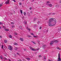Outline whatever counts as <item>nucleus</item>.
<instances>
[{"label":"nucleus","mask_w":61,"mask_h":61,"mask_svg":"<svg viewBox=\"0 0 61 61\" xmlns=\"http://www.w3.org/2000/svg\"><path fill=\"white\" fill-rule=\"evenodd\" d=\"M10 14H11V15H13V13H10Z\"/></svg>","instance_id":"8fccbe9b"},{"label":"nucleus","mask_w":61,"mask_h":61,"mask_svg":"<svg viewBox=\"0 0 61 61\" xmlns=\"http://www.w3.org/2000/svg\"><path fill=\"white\" fill-rule=\"evenodd\" d=\"M2 49H3V45L2 46Z\"/></svg>","instance_id":"37998d69"},{"label":"nucleus","mask_w":61,"mask_h":61,"mask_svg":"<svg viewBox=\"0 0 61 61\" xmlns=\"http://www.w3.org/2000/svg\"><path fill=\"white\" fill-rule=\"evenodd\" d=\"M58 30V31H61V29H60V28H59Z\"/></svg>","instance_id":"393cba45"},{"label":"nucleus","mask_w":61,"mask_h":61,"mask_svg":"<svg viewBox=\"0 0 61 61\" xmlns=\"http://www.w3.org/2000/svg\"><path fill=\"white\" fill-rule=\"evenodd\" d=\"M4 59L5 60H7V58H4Z\"/></svg>","instance_id":"c756f323"},{"label":"nucleus","mask_w":61,"mask_h":61,"mask_svg":"<svg viewBox=\"0 0 61 61\" xmlns=\"http://www.w3.org/2000/svg\"><path fill=\"white\" fill-rule=\"evenodd\" d=\"M46 32H48V30H47L46 31Z\"/></svg>","instance_id":"c03bdc74"},{"label":"nucleus","mask_w":61,"mask_h":61,"mask_svg":"<svg viewBox=\"0 0 61 61\" xmlns=\"http://www.w3.org/2000/svg\"><path fill=\"white\" fill-rule=\"evenodd\" d=\"M5 3L6 4H9V0H7L6 1Z\"/></svg>","instance_id":"423d86ee"},{"label":"nucleus","mask_w":61,"mask_h":61,"mask_svg":"<svg viewBox=\"0 0 61 61\" xmlns=\"http://www.w3.org/2000/svg\"><path fill=\"white\" fill-rule=\"evenodd\" d=\"M38 23H40V21H38Z\"/></svg>","instance_id":"bf43d9fd"},{"label":"nucleus","mask_w":61,"mask_h":61,"mask_svg":"<svg viewBox=\"0 0 61 61\" xmlns=\"http://www.w3.org/2000/svg\"><path fill=\"white\" fill-rule=\"evenodd\" d=\"M24 24H25V25H26V21H24Z\"/></svg>","instance_id":"7c9ffc66"},{"label":"nucleus","mask_w":61,"mask_h":61,"mask_svg":"<svg viewBox=\"0 0 61 61\" xmlns=\"http://www.w3.org/2000/svg\"><path fill=\"white\" fill-rule=\"evenodd\" d=\"M36 18H35L34 19L33 21H35V20H36Z\"/></svg>","instance_id":"72a5a7b5"},{"label":"nucleus","mask_w":61,"mask_h":61,"mask_svg":"<svg viewBox=\"0 0 61 61\" xmlns=\"http://www.w3.org/2000/svg\"><path fill=\"white\" fill-rule=\"evenodd\" d=\"M9 37L10 38H12V36L10 35L9 36Z\"/></svg>","instance_id":"a878e982"},{"label":"nucleus","mask_w":61,"mask_h":61,"mask_svg":"<svg viewBox=\"0 0 61 61\" xmlns=\"http://www.w3.org/2000/svg\"><path fill=\"white\" fill-rule=\"evenodd\" d=\"M27 36H28V37H31V36H28V35Z\"/></svg>","instance_id":"5701e85b"},{"label":"nucleus","mask_w":61,"mask_h":61,"mask_svg":"<svg viewBox=\"0 0 61 61\" xmlns=\"http://www.w3.org/2000/svg\"><path fill=\"white\" fill-rule=\"evenodd\" d=\"M3 27H4V26H3Z\"/></svg>","instance_id":"774afa93"},{"label":"nucleus","mask_w":61,"mask_h":61,"mask_svg":"<svg viewBox=\"0 0 61 61\" xmlns=\"http://www.w3.org/2000/svg\"><path fill=\"white\" fill-rule=\"evenodd\" d=\"M20 11L21 13V14H23V11L22 10H20Z\"/></svg>","instance_id":"f8f14e48"},{"label":"nucleus","mask_w":61,"mask_h":61,"mask_svg":"<svg viewBox=\"0 0 61 61\" xmlns=\"http://www.w3.org/2000/svg\"><path fill=\"white\" fill-rule=\"evenodd\" d=\"M8 60H9V61H11V60H10V59H8Z\"/></svg>","instance_id":"4c0bfd02"},{"label":"nucleus","mask_w":61,"mask_h":61,"mask_svg":"<svg viewBox=\"0 0 61 61\" xmlns=\"http://www.w3.org/2000/svg\"><path fill=\"white\" fill-rule=\"evenodd\" d=\"M57 49H58V50H61V49L58 47H57Z\"/></svg>","instance_id":"f3484780"},{"label":"nucleus","mask_w":61,"mask_h":61,"mask_svg":"<svg viewBox=\"0 0 61 61\" xmlns=\"http://www.w3.org/2000/svg\"><path fill=\"white\" fill-rule=\"evenodd\" d=\"M31 35H32L33 36H34V34L33 33H31Z\"/></svg>","instance_id":"c9c22d12"},{"label":"nucleus","mask_w":61,"mask_h":61,"mask_svg":"<svg viewBox=\"0 0 61 61\" xmlns=\"http://www.w3.org/2000/svg\"><path fill=\"white\" fill-rule=\"evenodd\" d=\"M59 6V5L57 4L56 5L55 7H58Z\"/></svg>","instance_id":"9d476101"},{"label":"nucleus","mask_w":61,"mask_h":61,"mask_svg":"<svg viewBox=\"0 0 61 61\" xmlns=\"http://www.w3.org/2000/svg\"><path fill=\"white\" fill-rule=\"evenodd\" d=\"M5 56H6V55H5Z\"/></svg>","instance_id":"e2e57ef3"},{"label":"nucleus","mask_w":61,"mask_h":61,"mask_svg":"<svg viewBox=\"0 0 61 61\" xmlns=\"http://www.w3.org/2000/svg\"><path fill=\"white\" fill-rule=\"evenodd\" d=\"M26 29H27V30H29V31H30L31 30L30 29L28 28H26Z\"/></svg>","instance_id":"4468645a"},{"label":"nucleus","mask_w":61,"mask_h":61,"mask_svg":"<svg viewBox=\"0 0 61 61\" xmlns=\"http://www.w3.org/2000/svg\"><path fill=\"white\" fill-rule=\"evenodd\" d=\"M50 3V2L49 1H47L46 2V5L48 6H49L50 7H52V5L51 4H49Z\"/></svg>","instance_id":"f03ea898"},{"label":"nucleus","mask_w":61,"mask_h":61,"mask_svg":"<svg viewBox=\"0 0 61 61\" xmlns=\"http://www.w3.org/2000/svg\"><path fill=\"white\" fill-rule=\"evenodd\" d=\"M0 38H2V36H0Z\"/></svg>","instance_id":"de8ad7c7"},{"label":"nucleus","mask_w":61,"mask_h":61,"mask_svg":"<svg viewBox=\"0 0 61 61\" xmlns=\"http://www.w3.org/2000/svg\"><path fill=\"white\" fill-rule=\"evenodd\" d=\"M49 25L50 26H53L56 24V20L55 19H50L48 22Z\"/></svg>","instance_id":"f257e3e1"},{"label":"nucleus","mask_w":61,"mask_h":61,"mask_svg":"<svg viewBox=\"0 0 61 61\" xmlns=\"http://www.w3.org/2000/svg\"><path fill=\"white\" fill-rule=\"evenodd\" d=\"M30 50H32V51H37V50H39V49H35L34 48H32V47H30Z\"/></svg>","instance_id":"7ed1b4c3"},{"label":"nucleus","mask_w":61,"mask_h":61,"mask_svg":"<svg viewBox=\"0 0 61 61\" xmlns=\"http://www.w3.org/2000/svg\"><path fill=\"white\" fill-rule=\"evenodd\" d=\"M48 61H52L50 60H48Z\"/></svg>","instance_id":"13d9d810"},{"label":"nucleus","mask_w":61,"mask_h":61,"mask_svg":"<svg viewBox=\"0 0 61 61\" xmlns=\"http://www.w3.org/2000/svg\"><path fill=\"white\" fill-rule=\"evenodd\" d=\"M24 17H22V18H23V19H24Z\"/></svg>","instance_id":"603ef678"},{"label":"nucleus","mask_w":61,"mask_h":61,"mask_svg":"<svg viewBox=\"0 0 61 61\" xmlns=\"http://www.w3.org/2000/svg\"><path fill=\"white\" fill-rule=\"evenodd\" d=\"M54 40L51 41L50 43V45H53V44H54Z\"/></svg>","instance_id":"0eeeda50"},{"label":"nucleus","mask_w":61,"mask_h":61,"mask_svg":"<svg viewBox=\"0 0 61 61\" xmlns=\"http://www.w3.org/2000/svg\"><path fill=\"white\" fill-rule=\"evenodd\" d=\"M44 59H46V57H44Z\"/></svg>","instance_id":"4d7b16f0"},{"label":"nucleus","mask_w":61,"mask_h":61,"mask_svg":"<svg viewBox=\"0 0 61 61\" xmlns=\"http://www.w3.org/2000/svg\"><path fill=\"white\" fill-rule=\"evenodd\" d=\"M14 23L13 22H12L11 23V24L12 25H14Z\"/></svg>","instance_id":"bb28decb"},{"label":"nucleus","mask_w":61,"mask_h":61,"mask_svg":"<svg viewBox=\"0 0 61 61\" xmlns=\"http://www.w3.org/2000/svg\"><path fill=\"white\" fill-rule=\"evenodd\" d=\"M31 42L32 43H33L34 44H35V45H36V43H35V42L34 41H31Z\"/></svg>","instance_id":"aec40b11"},{"label":"nucleus","mask_w":61,"mask_h":61,"mask_svg":"<svg viewBox=\"0 0 61 61\" xmlns=\"http://www.w3.org/2000/svg\"><path fill=\"white\" fill-rule=\"evenodd\" d=\"M17 47H16L15 48V50H17Z\"/></svg>","instance_id":"4be33fe9"},{"label":"nucleus","mask_w":61,"mask_h":61,"mask_svg":"<svg viewBox=\"0 0 61 61\" xmlns=\"http://www.w3.org/2000/svg\"><path fill=\"white\" fill-rule=\"evenodd\" d=\"M4 42L5 43H6L7 42V40H5L4 41Z\"/></svg>","instance_id":"6ab92c4d"},{"label":"nucleus","mask_w":61,"mask_h":61,"mask_svg":"<svg viewBox=\"0 0 61 61\" xmlns=\"http://www.w3.org/2000/svg\"><path fill=\"white\" fill-rule=\"evenodd\" d=\"M57 61H61V59L60 56V54L59 53L58 58Z\"/></svg>","instance_id":"20e7f679"},{"label":"nucleus","mask_w":61,"mask_h":61,"mask_svg":"<svg viewBox=\"0 0 61 61\" xmlns=\"http://www.w3.org/2000/svg\"><path fill=\"white\" fill-rule=\"evenodd\" d=\"M32 2H34V0H32Z\"/></svg>","instance_id":"3c124183"},{"label":"nucleus","mask_w":61,"mask_h":61,"mask_svg":"<svg viewBox=\"0 0 61 61\" xmlns=\"http://www.w3.org/2000/svg\"><path fill=\"white\" fill-rule=\"evenodd\" d=\"M14 34H15V35H17V33H16V32H15L14 33Z\"/></svg>","instance_id":"c85d7f7f"},{"label":"nucleus","mask_w":61,"mask_h":61,"mask_svg":"<svg viewBox=\"0 0 61 61\" xmlns=\"http://www.w3.org/2000/svg\"><path fill=\"white\" fill-rule=\"evenodd\" d=\"M53 41L54 42H55V43H58L59 42L57 40H54Z\"/></svg>","instance_id":"1a4fd4ad"},{"label":"nucleus","mask_w":61,"mask_h":61,"mask_svg":"<svg viewBox=\"0 0 61 61\" xmlns=\"http://www.w3.org/2000/svg\"><path fill=\"white\" fill-rule=\"evenodd\" d=\"M33 37H36V36H33Z\"/></svg>","instance_id":"49530a36"},{"label":"nucleus","mask_w":61,"mask_h":61,"mask_svg":"<svg viewBox=\"0 0 61 61\" xmlns=\"http://www.w3.org/2000/svg\"><path fill=\"white\" fill-rule=\"evenodd\" d=\"M2 5H3V4H0V7H1L2 6Z\"/></svg>","instance_id":"b1692460"},{"label":"nucleus","mask_w":61,"mask_h":61,"mask_svg":"<svg viewBox=\"0 0 61 61\" xmlns=\"http://www.w3.org/2000/svg\"><path fill=\"white\" fill-rule=\"evenodd\" d=\"M24 0H22V1H24Z\"/></svg>","instance_id":"338daca9"},{"label":"nucleus","mask_w":61,"mask_h":61,"mask_svg":"<svg viewBox=\"0 0 61 61\" xmlns=\"http://www.w3.org/2000/svg\"><path fill=\"white\" fill-rule=\"evenodd\" d=\"M0 44H1V43H0Z\"/></svg>","instance_id":"69168bd1"},{"label":"nucleus","mask_w":61,"mask_h":61,"mask_svg":"<svg viewBox=\"0 0 61 61\" xmlns=\"http://www.w3.org/2000/svg\"><path fill=\"white\" fill-rule=\"evenodd\" d=\"M17 55H19V53H17Z\"/></svg>","instance_id":"09e8293b"},{"label":"nucleus","mask_w":61,"mask_h":61,"mask_svg":"<svg viewBox=\"0 0 61 61\" xmlns=\"http://www.w3.org/2000/svg\"><path fill=\"white\" fill-rule=\"evenodd\" d=\"M0 25H1L2 24V23L0 22Z\"/></svg>","instance_id":"6e6d98bb"},{"label":"nucleus","mask_w":61,"mask_h":61,"mask_svg":"<svg viewBox=\"0 0 61 61\" xmlns=\"http://www.w3.org/2000/svg\"><path fill=\"white\" fill-rule=\"evenodd\" d=\"M20 29H21V30H22V26H20L19 27Z\"/></svg>","instance_id":"ddd939ff"},{"label":"nucleus","mask_w":61,"mask_h":61,"mask_svg":"<svg viewBox=\"0 0 61 61\" xmlns=\"http://www.w3.org/2000/svg\"><path fill=\"white\" fill-rule=\"evenodd\" d=\"M42 47L43 48H46V46L45 45H44Z\"/></svg>","instance_id":"2eb2a0df"},{"label":"nucleus","mask_w":61,"mask_h":61,"mask_svg":"<svg viewBox=\"0 0 61 61\" xmlns=\"http://www.w3.org/2000/svg\"><path fill=\"white\" fill-rule=\"evenodd\" d=\"M30 10H32V8L30 7Z\"/></svg>","instance_id":"a19ab883"},{"label":"nucleus","mask_w":61,"mask_h":61,"mask_svg":"<svg viewBox=\"0 0 61 61\" xmlns=\"http://www.w3.org/2000/svg\"><path fill=\"white\" fill-rule=\"evenodd\" d=\"M42 28V27H40L39 28L40 29H41V28Z\"/></svg>","instance_id":"ea45409f"},{"label":"nucleus","mask_w":61,"mask_h":61,"mask_svg":"<svg viewBox=\"0 0 61 61\" xmlns=\"http://www.w3.org/2000/svg\"><path fill=\"white\" fill-rule=\"evenodd\" d=\"M39 57H42V56L41 55H39Z\"/></svg>","instance_id":"cd10ccee"},{"label":"nucleus","mask_w":61,"mask_h":61,"mask_svg":"<svg viewBox=\"0 0 61 61\" xmlns=\"http://www.w3.org/2000/svg\"><path fill=\"white\" fill-rule=\"evenodd\" d=\"M0 58L1 59H3V58L2 57V56H0Z\"/></svg>","instance_id":"f704fd0d"},{"label":"nucleus","mask_w":61,"mask_h":61,"mask_svg":"<svg viewBox=\"0 0 61 61\" xmlns=\"http://www.w3.org/2000/svg\"><path fill=\"white\" fill-rule=\"evenodd\" d=\"M19 4L20 5H22V3H20Z\"/></svg>","instance_id":"58836bf2"},{"label":"nucleus","mask_w":61,"mask_h":61,"mask_svg":"<svg viewBox=\"0 0 61 61\" xmlns=\"http://www.w3.org/2000/svg\"><path fill=\"white\" fill-rule=\"evenodd\" d=\"M14 45H17L18 44L16 43H14Z\"/></svg>","instance_id":"a211bd4d"},{"label":"nucleus","mask_w":61,"mask_h":61,"mask_svg":"<svg viewBox=\"0 0 61 61\" xmlns=\"http://www.w3.org/2000/svg\"><path fill=\"white\" fill-rule=\"evenodd\" d=\"M47 19H48V18H47V19H46V20H47Z\"/></svg>","instance_id":"052dcab7"},{"label":"nucleus","mask_w":61,"mask_h":61,"mask_svg":"<svg viewBox=\"0 0 61 61\" xmlns=\"http://www.w3.org/2000/svg\"><path fill=\"white\" fill-rule=\"evenodd\" d=\"M52 15H55V13H52Z\"/></svg>","instance_id":"a18cd8bd"},{"label":"nucleus","mask_w":61,"mask_h":61,"mask_svg":"<svg viewBox=\"0 0 61 61\" xmlns=\"http://www.w3.org/2000/svg\"><path fill=\"white\" fill-rule=\"evenodd\" d=\"M4 30L5 31H9V29H6V28H4Z\"/></svg>","instance_id":"6e6552de"},{"label":"nucleus","mask_w":61,"mask_h":61,"mask_svg":"<svg viewBox=\"0 0 61 61\" xmlns=\"http://www.w3.org/2000/svg\"><path fill=\"white\" fill-rule=\"evenodd\" d=\"M24 51H26V49H24Z\"/></svg>","instance_id":"e433bc0d"},{"label":"nucleus","mask_w":61,"mask_h":61,"mask_svg":"<svg viewBox=\"0 0 61 61\" xmlns=\"http://www.w3.org/2000/svg\"><path fill=\"white\" fill-rule=\"evenodd\" d=\"M15 27V25H12V28H14V27Z\"/></svg>","instance_id":"473e14b6"},{"label":"nucleus","mask_w":61,"mask_h":61,"mask_svg":"<svg viewBox=\"0 0 61 61\" xmlns=\"http://www.w3.org/2000/svg\"><path fill=\"white\" fill-rule=\"evenodd\" d=\"M13 1L15 2H16V1H15V0H13Z\"/></svg>","instance_id":"79ce46f5"},{"label":"nucleus","mask_w":61,"mask_h":61,"mask_svg":"<svg viewBox=\"0 0 61 61\" xmlns=\"http://www.w3.org/2000/svg\"><path fill=\"white\" fill-rule=\"evenodd\" d=\"M8 48L10 50H13V47L11 46H9L8 47Z\"/></svg>","instance_id":"39448f33"},{"label":"nucleus","mask_w":61,"mask_h":61,"mask_svg":"<svg viewBox=\"0 0 61 61\" xmlns=\"http://www.w3.org/2000/svg\"><path fill=\"white\" fill-rule=\"evenodd\" d=\"M20 40L21 41H24V39H23V38H20Z\"/></svg>","instance_id":"9b49d317"},{"label":"nucleus","mask_w":61,"mask_h":61,"mask_svg":"<svg viewBox=\"0 0 61 61\" xmlns=\"http://www.w3.org/2000/svg\"><path fill=\"white\" fill-rule=\"evenodd\" d=\"M1 27L0 26V29H1Z\"/></svg>","instance_id":"680f3d73"},{"label":"nucleus","mask_w":61,"mask_h":61,"mask_svg":"<svg viewBox=\"0 0 61 61\" xmlns=\"http://www.w3.org/2000/svg\"><path fill=\"white\" fill-rule=\"evenodd\" d=\"M49 15H52V13H50L49 14Z\"/></svg>","instance_id":"2f4dec72"},{"label":"nucleus","mask_w":61,"mask_h":61,"mask_svg":"<svg viewBox=\"0 0 61 61\" xmlns=\"http://www.w3.org/2000/svg\"><path fill=\"white\" fill-rule=\"evenodd\" d=\"M23 14L24 15H25H25H26V13H25V12H24L23 13Z\"/></svg>","instance_id":"dca6fc26"},{"label":"nucleus","mask_w":61,"mask_h":61,"mask_svg":"<svg viewBox=\"0 0 61 61\" xmlns=\"http://www.w3.org/2000/svg\"><path fill=\"white\" fill-rule=\"evenodd\" d=\"M27 60H28V61H29V60H30V59L29 58H27Z\"/></svg>","instance_id":"412c9836"},{"label":"nucleus","mask_w":61,"mask_h":61,"mask_svg":"<svg viewBox=\"0 0 61 61\" xmlns=\"http://www.w3.org/2000/svg\"><path fill=\"white\" fill-rule=\"evenodd\" d=\"M59 2H60V3H61V0H60V1Z\"/></svg>","instance_id":"864d4df0"},{"label":"nucleus","mask_w":61,"mask_h":61,"mask_svg":"<svg viewBox=\"0 0 61 61\" xmlns=\"http://www.w3.org/2000/svg\"><path fill=\"white\" fill-rule=\"evenodd\" d=\"M28 15V16H30L29 15Z\"/></svg>","instance_id":"0e129e2a"},{"label":"nucleus","mask_w":61,"mask_h":61,"mask_svg":"<svg viewBox=\"0 0 61 61\" xmlns=\"http://www.w3.org/2000/svg\"><path fill=\"white\" fill-rule=\"evenodd\" d=\"M34 27H36V25H34Z\"/></svg>","instance_id":"5fc2aeb1"}]
</instances>
